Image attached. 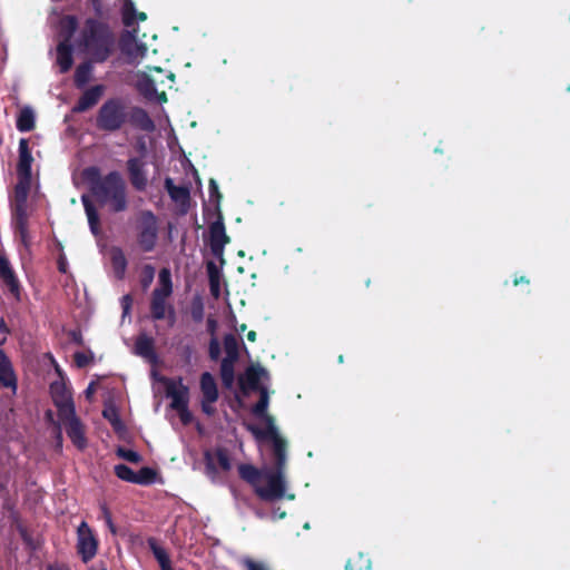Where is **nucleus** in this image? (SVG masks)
<instances>
[{
    "label": "nucleus",
    "mask_w": 570,
    "mask_h": 570,
    "mask_svg": "<svg viewBox=\"0 0 570 570\" xmlns=\"http://www.w3.org/2000/svg\"><path fill=\"white\" fill-rule=\"evenodd\" d=\"M177 412L184 424H189L191 422V413L188 410V405H186L184 410H177Z\"/></svg>",
    "instance_id": "nucleus-58"
},
{
    "label": "nucleus",
    "mask_w": 570,
    "mask_h": 570,
    "mask_svg": "<svg viewBox=\"0 0 570 570\" xmlns=\"http://www.w3.org/2000/svg\"><path fill=\"white\" fill-rule=\"evenodd\" d=\"M60 28H61V32L65 36V41H67L69 43L71 37L75 35V32L78 28L77 17L71 16V14L65 16L60 20Z\"/></svg>",
    "instance_id": "nucleus-36"
},
{
    "label": "nucleus",
    "mask_w": 570,
    "mask_h": 570,
    "mask_svg": "<svg viewBox=\"0 0 570 570\" xmlns=\"http://www.w3.org/2000/svg\"><path fill=\"white\" fill-rule=\"evenodd\" d=\"M520 284H527V285H529V284H530V279H529V278H527L525 276L515 277V278L513 279V285H514V286H518V285H520Z\"/></svg>",
    "instance_id": "nucleus-64"
},
{
    "label": "nucleus",
    "mask_w": 570,
    "mask_h": 570,
    "mask_svg": "<svg viewBox=\"0 0 570 570\" xmlns=\"http://www.w3.org/2000/svg\"><path fill=\"white\" fill-rule=\"evenodd\" d=\"M0 386L17 390V376L6 353L0 348Z\"/></svg>",
    "instance_id": "nucleus-18"
},
{
    "label": "nucleus",
    "mask_w": 570,
    "mask_h": 570,
    "mask_svg": "<svg viewBox=\"0 0 570 570\" xmlns=\"http://www.w3.org/2000/svg\"><path fill=\"white\" fill-rule=\"evenodd\" d=\"M59 417V421L65 425L66 433L71 443L79 450L83 451L88 446L86 436V428L81 420L77 416L76 410L72 413H65Z\"/></svg>",
    "instance_id": "nucleus-8"
},
{
    "label": "nucleus",
    "mask_w": 570,
    "mask_h": 570,
    "mask_svg": "<svg viewBox=\"0 0 570 570\" xmlns=\"http://www.w3.org/2000/svg\"><path fill=\"white\" fill-rule=\"evenodd\" d=\"M129 181L137 191L146 190L148 186V176L146 163L139 157H131L126 163Z\"/></svg>",
    "instance_id": "nucleus-11"
},
{
    "label": "nucleus",
    "mask_w": 570,
    "mask_h": 570,
    "mask_svg": "<svg viewBox=\"0 0 570 570\" xmlns=\"http://www.w3.org/2000/svg\"><path fill=\"white\" fill-rule=\"evenodd\" d=\"M81 203L83 205L90 232L98 236L101 233L99 213L88 195L81 196Z\"/></svg>",
    "instance_id": "nucleus-24"
},
{
    "label": "nucleus",
    "mask_w": 570,
    "mask_h": 570,
    "mask_svg": "<svg viewBox=\"0 0 570 570\" xmlns=\"http://www.w3.org/2000/svg\"><path fill=\"white\" fill-rule=\"evenodd\" d=\"M164 386L166 396L171 399L170 407L175 411L184 410L189 403V387L184 384L183 379H169L166 376L159 380Z\"/></svg>",
    "instance_id": "nucleus-9"
},
{
    "label": "nucleus",
    "mask_w": 570,
    "mask_h": 570,
    "mask_svg": "<svg viewBox=\"0 0 570 570\" xmlns=\"http://www.w3.org/2000/svg\"><path fill=\"white\" fill-rule=\"evenodd\" d=\"M207 272H208L210 294L215 298H218L220 295L219 273H218L216 265L213 262H209L207 264Z\"/></svg>",
    "instance_id": "nucleus-35"
},
{
    "label": "nucleus",
    "mask_w": 570,
    "mask_h": 570,
    "mask_svg": "<svg viewBox=\"0 0 570 570\" xmlns=\"http://www.w3.org/2000/svg\"><path fill=\"white\" fill-rule=\"evenodd\" d=\"M0 277L8 286L9 291L13 295L18 296L20 291L19 281L11 267L10 262L4 256H0Z\"/></svg>",
    "instance_id": "nucleus-22"
},
{
    "label": "nucleus",
    "mask_w": 570,
    "mask_h": 570,
    "mask_svg": "<svg viewBox=\"0 0 570 570\" xmlns=\"http://www.w3.org/2000/svg\"><path fill=\"white\" fill-rule=\"evenodd\" d=\"M267 376V371L259 365H249L238 379V385L244 395L249 391H261L259 381Z\"/></svg>",
    "instance_id": "nucleus-14"
},
{
    "label": "nucleus",
    "mask_w": 570,
    "mask_h": 570,
    "mask_svg": "<svg viewBox=\"0 0 570 570\" xmlns=\"http://www.w3.org/2000/svg\"><path fill=\"white\" fill-rule=\"evenodd\" d=\"M115 474L122 481L135 483L136 472L126 464L115 465Z\"/></svg>",
    "instance_id": "nucleus-45"
},
{
    "label": "nucleus",
    "mask_w": 570,
    "mask_h": 570,
    "mask_svg": "<svg viewBox=\"0 0 570 570\" xmlns=\"http://www.w3.org/2000/svg\"><path fill=\"white\" fill-rule=\"evenodd\" d=\"M57 62L62 73L69 71L72 67V46L67 41H62L57 46Z\"/></svg>",
    "instance_id": "nucleus-25"
},
{
    "label": "nucleus",
    "mask_w": 570,
    "mask_h": 570,
    "mask_svg": "<svg viewBox=\"0 0 570 570\" xmlns=\"http://www.w3.org/2000/svg\"><path fill=\"white\" fill-rule=\"evenodd\" d=\"M19 159L17 164V175L18 176H31V165L33 163V157L31 150L29 148V141L26 138H21L19 141Z\"/></svg>",
    "instance_id": "nucleus-17"
},
{
    "label": "nucleus",
    "mask_w": 570,
    "mask_h": 570,
    "mask_svg": "<svg viewBox=\"0 0 570 570\" xmlns=\"http://www.w3.org/2000/svg\"><path fill=\"white\" fill-rule=\"evenodd\" d=\"M99 541L86 521H82L77 529V553L82 562L92 560L98 551Z\"/></svg>",
    "instance_id": "nucleus-7"
},
{
    "label": "nucleus",
    "mask_w": 570,
    "mask_h": 570,
    "mask_svg": "<svg viewBox=\"0 0 570 570\" xmlns=\"http://www.w3.org/2000/svg\"><path fill=\"white\" fill-rule=\"evenodd\" d=\"M62 432L60 424H57V433H56V448L61 450L62 449Z\"/></svg>",
    "instance_id": "nucleus-62"
},
{
    "label": "nucleus",
    "mask_w": 570,
    "mask_h": 570,
    "mask_svg": "<svg viewBox=\"0 0 570 570\" xmlns=\"http://www.w3.org/2000/svg\"><path fill=\"white\" fill-rule=\"evenodd\" d=\"M116 454L118 458H121L130 463H139L142 460V456L138 452L122 446H119L116 450Z\"/></svg>",
    "instance_id": "nucleus-46"
},
{
    "label": "nucleus",
    "mask_w": 570,
    "mask_h": 570,
    "mask_svg": "<svg viewBox=\"0 0 570 570\" xmlns=\"http://www.w3.org/2000/svg\"><path fill=\"white\" fill-rule=\"evenodd\" d=\"M165 188L168 195L170 196L171 200L179 204L183 207L184 212H186L190 202L189 188L186 186H176L173 183L171 178L165 179Z\"/></svg>",
    "instance_id": "nucleus-19"
},
{
    "label": "nucleus",
    "mask_w": 570,
    "mask_h": 570,
    "mask_svg": "<svg viewBox=\"0 0 570 570\" xmlns=\"http://www.w3.org/2000/svg\"><path fill=\"white\" fill-rule=\"evenodd\" d=\"M127 124L146 132H151L156 129L155 122L148 112L138 106L127 109Z\"/></svg>",
    "instance_id": "nucleus-15"
},
{
    "label": "nucleus",
    "mask_w": 570,
    "mask_h": 570,
    "mask_svg": "<svg viewBox=\"0 0 570 570\" xmlns=\"http://www.w3.org/2000/svg\"><path fill=\"white\" fill-rule=\"evenodd\" d=\"M127 105L118 97L107 99L98 109L96 127L106 132L120 130L127 124Z\"/></svg>",
    "instance_id": "nucleus-3"
},
{
    "label": "nucleus",
    "mask_w": 570,
    "mask_h": 570,
    "mask_svg": "<svg viewBox=\"0 0 570 570\" xmlns=\"http://www.w3.org/2000/svg\"><path fill=\"white\" fill-rule=\"evenodd\" d=\"M199 386H200V392L203 395L202 399H206V401L209 403L217 402V400L219 397V393H218L217 383L212 373L204 372L200 375Z\"/></svg>",
    "instance_id": "nucleus-21"
},
{
    "label": "nucleus",
    "mask_w": 570,
    "mask_h": 570,
    "mask_svg": "<svg viewBox=\"0 0 570 570\" xmlns=\"http://www.w3.org/2000/svg\"><path fill=\"white\" fill-rule=\"evenodd\" d=\"M209 195H210V198L215 199L217 205H219L220 199H222L223 196H222V194L219 191V188H218V185H217L216 180L213 179V178L209 180Z\"/></svg>",
    "instance_id": "nucleus-52"
},
{
    "label": "nucleus",
    "mask_w": 570,
    "mask_h": 570,
    "mask_svg": "<svg viewBox=\"0 0 570 570\" xmlns=\"http://www.w3.org/2000/svg\"><path fill=\"white\" fill-rule=\"evenodd\" d=\"M137 88L146 99H155L157 95L156 82L148 76H145L141 80H139Z\"/></svg>",
    "instance_id": "nucleus-38"
},
{
    "label": "nucleus",
    "mask_w": 570,
    "mask_h": 570,
    "mask_svg": "<svg viewBox=\"0 0 570 570\" xmlns=\"http://www.w3.org/2000/svg\"><path fill=\"white\" fill-rule=\"evenodd\" d=\"M158 237L157 217L151 210H145L140 215V227L138 233V244L140 248L148 253L154 250Z\"/></svg>",
    "instance_id": "nucleus-6"
},
{
    "label": "nucleus",
    "mask_w": 570,
    "mask_h": 570,
    "mask_svg": "<svg viewBox=\"0 0 570 570\" xmlns=\"http://www.w3.org/2000/svg\"><path fill=\"white\" fill-rule=\"evenodd\" d=\"M102 416L110 423L116 433H121L126 426L115 407H108L102 411Z\"/></svg>",
    "instance_id": "nucleus-37"
},
{
    "label": "nucleus",
    "mask_w": 570,
    "mask_h": 570,
    "mask_svg": "<svg viewBox=\"0 0 570 570\" xmlns=\"http://www.w3.org/2000/svg\"><path fill=\"white\" fill-rule=\"evenodd\" d=\"M259 392H261L259 400L253 406L252 412L256 416L265 417V420L267 421V417L269 416L267 414V407H268V402H269L268 393L265 387H262Z\"/></svg>",
    "instance_id": "nucleus-40"
},
{
    "label": "nucleus",
    "mask_w": 570,
    "mask_h": 570,
    "mask_svg": "<svg viewBox=\"0 0 570 570\" xmlns=\"http://www.w3.org/2000/svg\"><path fill=\"white\" fill-rule=\"evenodd\" d=\"M124 7H125L124 23L126 26H130L132 23V18L130 17V14H135V12H136L135 4L131 0H127L125 2Z\"/></svg>",
    "instance_id": "nucleus-51"
},
{
    "label": "nucleus",
    "mask_w": 570,
    "mask_h": 570,
    "mask_svg": "<svg viewBox=\"0 0 570 570\" xmlns=\"http://www.w3.org/2000/svg\"><path fill=\"white\" fill-rule=\"evenodd\" d=\"M244 566L247 570H266V568L262 563L256 562L252 559H246L244 561Z\"/></svg>",
    "instance_id": "nucleus-57"
},
{
    "label": "nucleus",
    "mask_w": 570,
    "mask_h": 570,
    "mask_svg": "<svg viewBox=\"0 0 570 570\" xmlns=\"http://www.w3.org/2000/svg\"><path fill=\"white\" fill-rule=\"evenodd\" d=\"M169 297L168 295L151 292L149 311L153 321L167 318L169 326H173L176 322V312L174 306L167 302Z\"/></svg>",
    "instance_id": "nucleus-10"
},
{
    "label": "nucleus",
    "mask_w": 570,
    "mask_h": 570,
    "mask_svg": "<svg viewBox=\"0 0 570 570\" xmlns=\"http://www.w3.org/2000/svg\"><path fill=\"white\" fill-rule=\"evenodd\" d=\"M73 360L78 367L83 368L94 362V354L91 352L89 354L76 352L73 354Z\"/></svg>",
    "instance_id": "nucleus-48"
},
{
    "label": "nucleus",
    "mask_w": 570,
    "mask_h": 570,
    "mask_svg": "<svg viewBox=\"0 0 570 570\" xmlns=\"http://www.w3.org/2000/svg\"><path fill=\"white\" fill-rule=\"evenodd\" d=\"M156 471L151 468L144 466L138 472H136L135 484H151L155 482Z\"/></svg>",
    "instance_id": "nucleus-42"
},
{
    "label": "nucleus",
    "mask_w": 570,
    "mask_h": 570,
    "mask_svg": "<svg viewBox=\"0 0 570 570\" xmlns=\"http://www.w3.org/2000/svg\"><path fill=\"white\" fill-rule=\"evenodd\" d=\"M205 316V307L202 297L196 296L190 304V317L195 323H202Z\"/></svg>",
    "instance_id": "nucleus-41"
},
{
    "label": "nucleus",
    "mask_w": 570,
    "mask_h": 570,
    "mask_svg": "<svg viewBox=\"0 0 570 570\" xmlns=\"http://www.w3.org/2000/svg\"><path fill=\"white\" fill-rule=\"evenodd\" d=\"M17 129L21 132H28L35 128V114L31 108H23L16 122Z\"/></svg>",
    "instance_id": "nucleus-28"
},
{
    "label": "nucleus",
    "mask_w": 570,
    "mask_h": 570,
    "mask_svg": "<svg viewBox=\"0 0 570 570\" xmlns=\"http://www.w3.org/2000/svg\"><path fill=\"white\" fill-rule=\"evenodd\" d=\"M216 328H217V321L213 316H209L207 318V331L209 334H212V337L215 336Z\"/></svg>",
    "instance_id": "nucleus-59"
},
{
    "label": "nucleus",
    "mask_w": 570,
    "mask_h": 570,
    "mask_svg": "<svg viewBox=\"0 0 570 570\" xmlns=\"http://www.w3.org/2000/svg\"><path fill=\"white\" fill-rule=\"evenodd\" d=\"M16 529L27 548L32 551H36L39 548V543L33 539L29 530L22 523H17Z\"/></svg>",
    "instance_id": "nucleus-43"
},
{
    "label": "nucleus",
    "mask_w": 570,
    "mask_h": 570,
    "mask_svg": "<svg viewBox=\"0 0 570 570\" xmlns=\"http://www.w3.org/2000/svg\"><path fill=\"white\" fill-rule=\"evenodd\" d=\"M132 305V296L130 294H126L121 297V307L122 314L126 315L129 313Z\"/></svg>",
    "instance_id": "nucleus-56"
},
{
    "label": "nucleus",
    "mask_w": 570,
    "mask_h": 570,
    "mask_svg": "<svg viewBox=\"0 0 570 570\" xmlns=\"http://www.w3.org/2000/svg\"><path fill=\"white\" fill-rule=\"evenodd\" d=\"M155 277V267L150 264H146L141 268L140 273V286L144 291H147L149 286L151 285Z\"/></svg>",
    "instance_id": "nucleus-44"
},
{
    "label": "nucleus",
    "mask_w": 570,
    "mask_h": 570,
    "mask_svg": "<svg viewBox=\"0 0 570 570\" xmlns=\"http://www.w3.org/2000/svg\"><path fill=\"white\" fill-rule=\"evenodd\" d=\"M239 344L236 336L232 333L224 336V350L226 356L223 360H229V363H236L239 357Z\"/></svg>",
    "instance_id": "nucleus-27"
},
{
    "label": "nucleus",
    "mask_w": 570,
    "mask_h": 570,
    "mask_svg": "<svg viewBox=\"0 0 570 570\" xmlns=\"http://www.w3.org/2000/svg\"><path fill=\"white\" fill-rule=\"evenodd\" d=\"M59 246L61 248V252L57 259V268L60 273L66 274L68 272V262H67V257L62 250V246L60 243H59Z\"/></svg>",
    "instance_id": "nucleus-53"
},
{
    "label": "nucleus",
    "mask_w": 570,
    "mask_h": 570,
    "mask_svg": "<svg viewBox=\"0 0 570 570\" xmlns=\"http://www.w3.org/2000/svg\"><path fill=\"white\" fill-rule=\"evenodd\" d=\"M50 394L52 402L57 407L58 416L65 413H72L76 410L72 395L66 385L61 382H53L50 384Z\"/></svg>",
    "instance_id": "nucleus-12"
},
{
    "label": "nucleus",
    "mask_w": 570,
    "mask_h": 570,
    "mask_svg": "<svg viewBox=\"0 0 570 570\" xmlns=\"http://www.w3.org/2000/svg\"><path fill=\"white\" fill-rule=\"evenodd\" d=\"M209 246L215 256H220L224 247L229 243L230 238L227 236L223 215L218 212L217 219L209 225Z\"/></svg>",
    "instance_id": "nucleus-13"
},
{
    "label": "nucleus",
    "mask_w": 570,
    "mask_h": 570,
    "mask_svg": "<svg viewBox=\"0 0 570 570\" xmlns=\"http://www.w3.org/2000/svg\"><path fill=\"white\" fill-rule=\"evenodd\" d=\"M285 471L277 469H265L263 480L267 482V487H256V495L265 502H274L281 500L286 493Z\"/></svg>",
    "instance_id": "nucleus-5"
},
{
    "label": "nucleus",
    "mask_w": 570,
    "mask_h": 570,
    "mask_svg": "<svg viewBox=\"0 0 570 570\" xmlns=\"http://www.w3.org/2000/svg\"><path fill=\"white\" fill-rule=\"evenodd\" d=\"M105 92L104 85H95L87 89L72 108L73 112H85L95 107Z\"/></svg>",
    "instance_id": "nucleus-16"
},
{
    "label": "nucleus",
    "mask_w": 570,
    "mask_h": 570,
    "mask_svg": "<svg viewBox=\"0 0 570 570\" xmlns=\"http://www.w3.org/2000/svg\"><path fill=\"white\" fill-rule=\"evenodd\" d=\"M246 429L259 441H269L274 455V466L272 469H286L287 442L278 434L272 416L267 417L266 429H261L254 424H246Z\"/></svg>",
    "instance_id": "nucleus-4"
},
{
    "label": "nucleus",
    "mask_w": 570,
    "mask_h": 570,
    "mask_svg": "<svg viewBox=\"0 0 570 570\" xmlns=\"http://www.w3.org/2000/svg\"><path fill=\"white\" fill-rule=\"evenodd\" d=\"M95 390H96V383H95V382H91V383L87 386V389H86V391H85L86 397H87V399H90V397H91V395L95 393Z\"/></svg>",
    "instance_id": "nucleus-63"
},
{
    "label": "nucleus",
    "mask_w": 570,
    "mask_h": 570,
    "mask_svg": "<svg viewBox=\"0 0 570 570\" xmlns=\"http://www.w3.org/2000/svg\"><path fill=\"white\" fill-rule=\"evenodd\" d=\"M147 544L150 551L153 552L155 559L158 561L160 568L171 562L166 550L158 544L155 538H148Z\"/></svg>",
    "instance_id": "nucleus-33"
},
{
    "label": "nucleus",
    "mask_w": 570,
    "mask_h": 570,
    "mask_svg": "<svg viewBox=\"0 0 570 570\" xmlns=\"http://www.w3.org/2000/svg\"><path fill=\"white\" fill-rule=\"evenodd\" d=\"M82 178L88 185L90 196L99 206H108L112 213H121L128 208L127 184L122 175L111 170L105 176L97 166L82 170Z\"/></svg>",
    "instance_id": "nucleus-1"
},
{
    "label": "nucleus",
    "mask_w": 570,
    "mask_h": 570,
    "mask_svg": "<svg viewBox=\"0 0 570 570\" xmlns=\"http://www.w3.org/2000/svg\"><path fill=\"white\" fill-rule=\"evenodd\" d=\"M92 66L89 61L80 63L75 71V85L77 88H83L90 80Z\"/></svg>",
    "instance_id": "nucleus-31"
},
{
    "label": "nucleus",
    "mask_w": 570,
    "mask_h": 570,
    "mask_svg": "<svg viewBox=\"0 0 570 570\" xmlns=\"http://www.w3.org/2000/svg\"><path fill=\"white\" fill-rule=\"evenodd\" d=\"M153 293H159L163 295L171 296L173 294V281L171 273L168 268H163L158 275V286L154 288Z\"/></svg>",
    "instance_id": "nucleus-29"
},
{
    "label": "nucleus",
    "mask_w": 570,
    "mask_h": 570,
    "mask_svg": "<svg viewBox=\"0 0 570 570\" xmlns=\"http://www.w3.org/2000/svg\"><path fill=\"white\" fill-rule=\"evenodd\" d=\"M69 336L71 338V341L78 345H82L83 344V340H82V335L79 331H71L69 333Z\"/></svg>",
    "instance_id": "nucleus-61"
},
{
    "label": "nucleus",
    "mask_w": 570,
    "mask_h": 570,
    "mask_svg": "<svg viewBox=\"0 0 570 570\" xmlns=\"http://www.w3.org/2000/svg\"><path fill=\"white\" fill-rule=\"evenodd\" d=\"M345 570H372V561L366 554L358 552L347 560Z\"/></svg>",
    "instance_id": "nucleus-32"
},
{
    "label": "nucleus",
    "mask_w": 570,
    "mask_h": 570,
    "mask_svg": "<svg viewBox=\"0 0 570 570\" xmlns=\"http://www.w3.org/2000/svg\"><path fill=\"white\" fill-rule=\"evenodd\" d=\"M215 403H209L206 401V399H202L200 405L202 411L207 416H213L216 413V407L214 406Z\"/></svg>",
    "instance_id": "nucleus-54"
},
{
    "label": "nucleus",
    "mask_w": 570,
    "mask_h": 570,
    "mask_svg": "<svg viewBox=\"0 0 570 570\" xmlns=\"http://www.w3.org/2000/svg\"><path fill=\"white\" fill-rule=\"evenodd\" d=\"M121 50L127 55L144 56L147 48L144 43H137L132 36H129V41L125 38L121 39Z\"/></svg>",
    "instance_id": "nucleus-39"
},
{
    "label": "nucleus",
    "mask_w": 570,
    "mask_h": 570,
    "mask_svg": "<svg viewBox=\"0 0 570 570\" xmlns=\"http://www.w3.org/2000/svg\"><path fill=\"white\" fill-rule=\"evenodd\" d=\"M79 47L91 61L102 63L114 53L116 36L110 26L96 18H87L79 35Z\"/></svg>",
    "instance_id": "nucleus-2"
},
{
    "label": "nucleus",
    "mask_w": 570,
    "mask_h": 570,
    "mask_svg": "<svg viewBox=\"0 0 570 570\" xmlns=\"http://www.w3.org/2000/svg\"><path fill=\"white\" fill-rule=\"evenodd\" d=\"M215 458L217 460L218 465L223 471H229L232 468L230 459L228 452L225 448H217L215 451Z\"/></svg>",
    "instance_id": "nucleus-47"
},
{
    "label": "nucleus",
    "mask_w": 570,
    "mask_h": 570,
    "mask_svg": "<svg viewBox=\"0 0 570 570\" xmlns=\"http://www.w3.org/2000/svg\"><path fill=\"white\" fill-rule=\"evenodd\" d=\"M31 176H18V183L14 186V195L18 203H26L31 186Z\"/></svg>",
    "instance_id": "nucleus-34"
},
{
    "label": "nucleus",
    "mask_w": 570,
    "mask_h": 570,
    "mask_svg": "<svg viewBox=\"0 0 570 570\" xmlns=\"http://www.w3.org/2000/svg\"><path fill=\"white\" fill-rule=\"evenodd\" d=\"M238 474L240 479L247 482L256 493V487L261 485L265 475V470H259L253 464L244 463L238 466Z\"/></svg>",
    "instance_id": "nucleus-23"
},
{
    "label": "nucleus",
    "mask_w": 570,
    "mask_h": 570,
    "mask_svg": "<svg viewBox=\"0 0 570 570\" xmlns=\"http://www.w3.org/2000/svg\"><path fill=\"white\" fill-rule=\"evenodd\" d=\"M110 261L116 276L122 279L127 268V259L121 248L114 247L110 250Z\"/></svg>",
    "instance_id": "nucleus-26"
},
{
    "label": "nucleus",
    "mask_w": 570,
    "mask_h": 570,
    "mask_svg": "<svg viewBox=\"0 0 570 570\" xmlns=\"http://www.w3.org/2000/svg\"><path fill=\"white\" fill-rule=\"evenodd\" d=\"M204 456H205L206 470L208 471V473H216L217 470H216V466H215V463H214V459H213L212 452L210 451H206Z\"/></svg>",
    "instance_id": "nucleus-55"
},
{
    "label": "nucleus",
    "mask_w": 570,
    "mask_h": 570,
    "mask_svg": "<svg viewBox=\"0 0 570 570\" xmlns=\"http://www.w3.org/2000/svg\"><path fill=\"white\" fill-rule=\"evenodd\" d=\"M235 363H229V360H222L220 363V379L225 389L232 390L235 382Z\"/></svg>",
    "instance_id": "nucleus-30"
},
{
    "label": "nucleus",
    "mask_w": 570,
    "mask_h": 570,
    "mask_svg": "<svg viewBox=\"0 0 570 570\" xmlns=\"http://www.w3.org/2000/svg\"><path fill=\"white\" fill-rule=\"evenodd\" d=\"M208 354H209L210 360H213V361H217L218 357L220 356V345H219L218 340L215 336H213L209 342Z\"/></svg>",
    "instance_id": "nucleus-50"
},
{
    "label": "nucleus",
    "mask_w": 570,
    "mask_h": 570,
    "mask_svg": "<svg viewBox=\"0 0 570 570\" xmlns=\"http://www.w3.org/2000/svg\"><path fill=\"white\" fill-rule=\"evenodd\" d=\"M135 353L151 363L157 362V353L155 350V341L146 334H140L135 342Z\"/></svg>",
    "instance_id": "nucleus-20"
},
{
    "label": "nucleus",
    "mask_w": 570,
    "mask_h": 570,
    "mask_svg": "<svg viewBox=\"0 0 570 570\" xmlns=\"http://www.w3.org/2000/svg\"><path fill=\"white\" fill-rule=\"evenodd\" d=\"M17 229L24 246H28V228L26 218L20 216L17 220Z\"/></svg>",
    "instance_id": "nucleus-49"
},
{
    "label": "nucleus",
    "mask_w": 570,
    "mask_h": 570,
    "mask_svg": "<svg viewBox=\"0 0 570 570\" xmlns=\"http://www.w3.org/2000/svg\"><path fill=\"white\" fill-rule=\"evenodd\" d=\"M102 513H104V518L106 519V522L108 523L111 532H115L116 530H115V525L111 520V514L106 505H102Z\"/></svg>",
    "instance_id": "nucleus-60"
}]
</instances>
